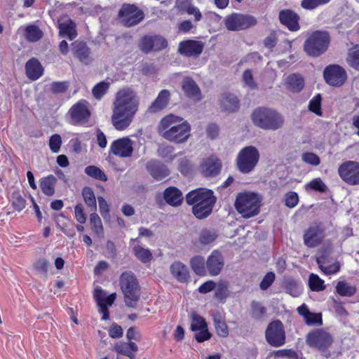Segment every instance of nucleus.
I'll list each match as a JSON object with an SVG mask.
<instances>
[{"label": "nucleus", "mask_w": 359, "mask_h": 359, "mask_svg": "<svg viewBox=\"0 0 359 359\" xmlns=\"http://www.w3.org/2000/svg\"><path fill=\"white\" fill-rule=\"evenodd\" d=\"M158 130L163 138L175 143H182L189 139L191 126L187 121H182V118L170 114L161 119Z\"/></svg>", "instance_id": "1"}, {"label": "nucleus", "mask_w": 359, "mask_h": 359, "mask_svg": "<svg viewBox=\"0 0 359 359\" xmlns=\"http://www.w3.org/2000/svg\"><path fill=\"white\" fill-rule=\"evenodd\" d=\"M186 201L189 205H193V214L198 219H203L212 212L215 197L212 191L199 188L189 192Z\"/></svg>", "instance_id": "2"}, {"label": "nucleus", "mask_w": 359, "mask_h": 359, "mask_svg": "<svg viewBox=\"0 0 359 359\" xmlns=\"http://www.w3.org/2000/svg\"><path fill=\"white\" fill-rule=\"evenodd\" d=\"M263 198L253 191H243L237 194L234 206L237 212L245 219L257 216L260 212Z\"/></svg>", "instance_id": "3"}, {"label": "nucleus", "mask_w": 359, "mask_h": 359, "mask_svg": "<svg viewBox=\"0 0 359 359\" xmlns=\"http://www.w3.org/2000/svg\"><path fill=\"white\" fill-rule=\"evenodd\" d=\"M251 118L256 126L264 130H276L284 124L283 116L276 110L267 107L255 109Z\"/></svg>", "instance_id": "4"}, {"label": "nucleus", "mask_w": 359, "mask_h": 359, "mask_svg": "<svg viewBox=\"0 0 359 359\" xmlns=\"http://www.w3.org/2000/svg\"><path fill=\"white\" fill-rule=\"evenodd\" d=\"M119 284L126 306L135 308L140 296V288L136 276L131 271H125L120 276Z\"/></svg>", "instance_id": "5"}, {"label": "nucleus", "mask_w": 359, "mask_h": 359, "mask_svg": "<svg viewBox=\"0 0 359 359\" xmlns=\"http://www.w3.org/2000/svg\"><path fill=\"white\" fill-rule=\"evenodd\" d=\"M330 36L327 32L315 31L306 39L304 44V51L311 57H318L328 48Z\"/></svg>", "instance_id": "6"}, {"label": "nucleus", "mask_w": 359, "mask_h": 359, "mask_svg": "<svg viewBox=\"0 0 359 359\" xmlns=\"http://www.w3.org/2000/svg\"><path fill=\"white\" fill-rule=\"evenodd\" d=\"M139 105L140 100L136 93L130 88H124L117 92L113 107L136 114Z\"/></svg>", "instance_id": "7"}, {"label": "nucleus", "mask_w": 359, "mask_h": 359, "mask_svg": "<svg viewBox=\"0 0 359 359\" xmlns=\"http://www.w3.org/2000/svg\"><path fill=\"white\" fill-rule=\"evenodd\" d=\"M259 160V152L255 147H245L239 151L237 156V168L242 173H250L255 168Z\"/></svg>", "instance_id": "8"}, {"label": "nucleus", "mask_w": 359, "mask_h": 359, "mask_svg": "<svg viewBox=\"0 0 359 359\" xmlns=\"http://www.w3.org/2000/svg\"><path fill=\"white\" fill-rule=\"evenodd\" d=\"M224 22L228 30L241 31L255 26L257 20L251 15L233 13L225 17Z\"/></svg>", "instance_id": "9"}, {"label": "nucleus", "mask_w": 359, "mask_h": 359, "mask_svg": "<svg viewBox=\"0 0 359 359\" xmlns=\"http://www.w3.org/2000/svg\"><path fill=\"white\" fill-rule=\"evenodd\" d=\"M266 340L273 347H280L285 344L286 336L283 323L280 320L271 322L265 332Z\"/></svg>", "instance_id": "10"}, {"label": "nucleus", "mask_w": 359, "mask_h": 359, "mask_svg": "<svg viewBox=\"0 0 359 359\" xmlns=\"http://www.w3.org/2000/svg\"><path fill=\"white\" fill-rule=\"evenodd\" d=\"M68 115L70 117V123L76 126L86 124L90 117V111L88 108V102L85 100H81L75 103L69 110Z\"/></svg>", "instance_id": "11"}, {"label": "nucleus", "mask_w": 359, "mask_h": 359, "mask_svg": "<svg viewBox=\"0 0 359 359\" xmlns=\"http://www.w3.org/2000/svg\"><path fill=\"white\" fill-rule=\"evenodd\" d=\"M341 179L349 185L359 184V162L347 161L341 163L338 168Z\"/></svg>", "instance_id": "12"}, {"label": "nucleus", "mask_w": 359, "mask_h": 359, "mask_svg": "<svg viewBox=\"0 0 359 359\" xmlns=\"http://www.w3.org/2000/svg\"><path fill=\"white\" fill-rule=\"evenodd\" d=\"M121 22L126 27L139 24L144 18L142 11L133 4H124L119 11Z\"/></svg>", "instance_id": "13"}, {"label": "nucleus", "mask_w": 359, "mask_h": 359, "mask_svg": "<svg viewBox=\"0 0 359 359\" xmlns=\"http://www.w3.org/2000/svg\"><path fill=\"white\" fill-rule=\"evenodd\" d=\"M332 342V335L321 329L311 332L306 336L307 344L311 347H314L321 351L327 349L331 346Z\"/></svg>", "instance_id": "14"}, {"label": "nucleus", "mask_w": 359, "mask_h": 359, "mask_svg": "<svg viewBox=\"0 0 359 359\" xmlns=\"http://www.w3.org/2000/svg\"><path fill=\"white\" fill-rule=\"evenodd\" d=\"M323 76L326 83L332 86H342L347 79L345 69L337 65H330L325 67Z\"/></svg>", "instance_id": "15"}, {"label": "nucleus", "mask_w": 359, "mask_h": 359, "mask_svg": "<svg viewBox=\"0 0 359 359\" xmlns=\"http://www.w3.org/2000/svg\"><path fill=\"white\" fill-rule=\"evenodd\" d=\"M325 238V229L319 224L311 225L303 236L304 245L310 248L320 245Z\"/></svg>", "instance_id": "16"}, {"label": "nucleus", "mask_w": 359, "mask_h": 359, "mask_svg": "<svg viewBox=\"0 0 359 359\" xmlns=\"http://www.w3.org/2000/svg\"><path fill=\"white\" fill-rule=\"evenodd\" d=\"M109 152L121 158L130 157L133 152V142L128 137L116 140L111 144Z\"/></svg>", "instance_id": "17"}, {"label": "nucleus", "mask_w": 359, "mask_h": 359, "mask_svg": "<svg viewBox=\"0 0 359 359\" xmlns=\"http://www.w3.org/2000/svg\"><path fill=\"white\" fill-rule=\"evenodd\" d=\"M135 114L126 112L113 107L111 123L116 130L122 131L127 129L133 122Z\"/></svg>", "instance_id": "18"}, {"label": "nucleus", "mask_w": 359, "mask_h": 359, "mask_svg": "<svg viewBox=\"0 0 359 359\" xmlns=\"http://www.w3.org/2000/svg\"><path fill=\"white\" fill-rule=\"evenodd\" d=\"M224 266V259L218 250H213L206 259L207 274L217 276Z\"/></svg>", "instance_id": "19"}, {"label": "nucleus", "mask_w": 359, "mask_h": 359, "mask_svg": "<svg viewBox=\"0 0 359 359\" xmlns=\"http://www.w3.org/2000/svg\"><path fill=\"white\" fill-rule=\"evenodd\" d=\"M203 50V45L201 41L187 40L181 41L179 44L178 52L187 57H198Z\"/></svg>", "instance_id": "20"}, {"label": "nucleus", "mask_w": 359, "mask_h": 359, "mask_svg": "<svg viewBox=\"0 0 359 359\" xmlns=\"http://www.w3.org/2000/svg\"><path fill=\"white\" fill-rule=\"evenodd\" d=\"M72 52L84 65H88L92 62L90 49L83 41H76L73 42L72 43Z\"/></svg>", "instance_id": "21"}, {"label": "nucleus", "mask_w": 359, "mask_h": 359, "mask_svg": "<svg viewBox=\"0 0 359 359\" xmlns=\"http://www.w3.org/2000/svg\"><path fill=\"white\" fill-rule=\"evenodd\" d=\"M279 19L280 22L290 31H297L300 28L299 25V17L290 10L281 11L279 13Z\"/></svg>", "instance_id": "22"}, {"label": "nucleus", "mask_w": 359, "mask_h": 359, "mask_svg": "<svg viewBox=\"0 0 359 359\" xmlns=\"http://www.w3.org/2000/svg\"><path fill=\"white\" fill-rule=\"evenodd\" d=\"M170 100V93L168 90H162L158 94L156 98L151 102L148 108V111L151 114L157 113L165 109Z\"/></svg>", "instance_id": "23"}, {"label": "nucleus", "mask_w": 359, "mask_h": 359, "mask_svg": "<svg viewBox=\"0 0 359 359\" xmlns=\"http://www.w3.org/2000/svg\"><path fill=\"white\" fill-rule=\"evenodd\" d=\"M172 276L180 283H187L190 278L188 267L182 262H174L170 266Z\"/></svg>", "instance_id": "24"}, {"label": "nucleus", "mask_w": 359, "mask_h": 359, "mask_svg": "<svg viewBox=\"0 0 359 359\" xmlns=\"http://www.w3.org/2000/svg\"><path fill=\"white\" fill-rule=\"evenodd\" d=\"M202 172L206 177H213L219 174L221 163L217 158L210 157L205 159L201 165Z\"/></svg>", "instance_id": "25"}, {"label": "nucleus", "mask_w": 359, "mask_h": 359, "mask_svg": "<svg viewBox=\"0 0 359 359\" xmlns=\"http://www.w3.org/2000/svg\"><path fill=\"white\" fill-rule=\"evenodd\" d=\"M147 169L156 180H161L169 175V171L166 166L157 161H149L147 163Z\"/></svg>", "instance_id": "26"}, {"label": "nucleus", "mask_w": 359, "mask_h": 359, "mask_svg": "<svg viewBox=\"0 0 359 359\" xmlns=\"http://www.w3.org/2000/svg\"><path fill=\"white\" fill-rule=\"evenodd\" d=\"M76 27L75 22L72 19L64 18L58 23L59 34L62 36H66L72 40L77 36Z\"/></svg>", "instance_id": "27"}, {"label": "nucleus", "mask_w": 359, "mask_h": 359, "mask_svg": "<svg viewBox=\"0 0 359 359\" xmlns=\"http://www.w3.org/2000/svg\"><path fill=\"white\" fill-rule=\"evenodd\" d=\"M297 312L300 316H303L305 323L308 325H322L323 323L321 313L311 312L305 304L297 308Z\"/></svg>", "instance_id": "28"}, {"label": "nucleus", "mask_w": 359, "mask_h": 359, "mask_svg": "<svg viewBox=\"0 0 359 359\" xmlns=\"http://www.w3.org/2000/svg\"><path fill=\"white\" fill-rule=\"evenodd\" d=\"M25 71L27 77L35 81L42 76L43 68L39 61L33 57L27 62L25 65Z\"/></svg>", "instance_id": "29"}, {"label": "nucleus", "mask_w": 359, "mask_h": 359, "mask_svg": "<svg viewBox=\"0 0 359 359\" xmlns=\"http://www.w3.org/2000/svg\"><path fill=\"white\" fill-rule=\"evenodd\" d=\"M163 198L168 204L174 207L180 205L183 200L181 191L175 187L167 188L163 192Z\"/></svg>", "instance_id": "30"}, {"label": "nucleus", "mask_w": 359, "mask_h": 359, "mask_svg": "<svg viewBox=\"0 0 359 359\" xmlns=\"http://www.w3.org/2000/svg\"><path fill=\"white\" fill-rule=\"evenodd\" d=\"M222 109L227 112H234L239 109V100L234 95L225 93L220 100Z\"/></svg>", "instance_id": "31"}, {"label": "nucleus", "mask_w": 359, "mask_h": 359, "mask_svg": "<svg viewBox=\"0 0 359 359\" xmlns=\"http://www.w3.org/2000/svg\"><path fill=\"white\" fill-rule=\"evenodd\" d=\"M57 179L53 175L43 177L39 180V187L43 194L51 196L55 194Z\"/></svg>", "instance_id": "32"}, {"label": "nucleus", "mask_w": 359, "mask_h": 359, "mask_svg": "<svg viewBox=\"0 0 359 359\" xmlns=\"http://www.w3.org/2000/svg\"><path fill=\"white\" fill-rule=\"evenodd\" d=\"M114 350L119 354L128 356L130 359L135 358V353L137 351V344L133 341L118 342L114 346Z\"/></svg>", "instance_id": "33"}, {"label": "nucleus", "mask_w": 359, "mask_h": 359, "mask_svg": "<svg viewBox=\"0 0 359 359\" xmlns=\"http://www.w3.org/2000/svg\"><path fill=\"white\" fill-rule=\"evenodd\" d=\"M286 88L293 93L300 92L304 86V80L301 75L292 74L285 81Z\"/></svg>", "instance_id": "34"}, {"label": "nucleus", "mask_w": 359, "mask_h": 359, "mask_svg": "<svg viewBox=\"0 0 359 359\" xmlns=\"http://www.w3.org/2000/svg\"><path fill=\"white\" fill-rule=\"evenodd\" d=\"M182 89L188 97L194 98L197 100L201 98L200 89L192 79L189 77L184 79Z\"/></svg>", "instance_id": "35"}, {"label": "nucleus", "mask_w": 359, "mask_h": 359, "mask_svg": "<svg viewBox=\"0 0 359 359\" xmlns=\"http://www.w3.org/2000/svg\"><path fill=\"white\" fill-rule=\"evenodd\" d=\"M190 266L192 271L198 276L207 275L206 261L201 255H196L190 259Z\"/></svg>", "instance_id": "36"}, {"label": "nucleus", "mask_w": 359, "mask_h": 359, "mask_svg": "<svg viewBox=\"0 0 359 359\" xmlns=\"http://www.w3.org/2000/svg\"><path fill=\"white\" fill-rule=\"evenodd\" d=\"M213 321L217 334L221 337H226L229 335V328L224 318L217 313L213 315Z\"/></svg>", "instance_id": "37"}, {"label": "nucleus", "mask_w": 359, "mask_h": 359, "mask_svg": "<svg viewBox=\"0 0 359 359\" xmlns=\"http://www.w3.org/2000/svg\"><path fill=\"white\" fill-rule=\"evenodd\" d=\"M43 35V32L35 25H29L25 27V36L29 42L39 41Z\"/></svg>", "instance_id": "38"}, {"label": "nucleus", "mask_w": 359, "mask_h": 359, "mask_svg": "<svg viewBox=\"0 0 359 359\" xmlns=\"http://www.w3.org/2000/svg\"><path fill=\"white\" fill-rule=\"evenodd\" d=\"M316 262L320 269L326 275L335 274L340 270L341 266L338 262H336L327 266H325V257L324 256L318 257Z\"/></svg>", "instance_id": "39"}, {"label": "nucleus", "mask_w": 359, "mask_h": 359, "mask_svg": "<svg viewBox=\"0 0 359 359\" xmlns=\"http://www.w3.org/2000/svg\"><path fill=\"white\" fill-rule=\"evenodd\" d=\"M133 252L136 258L144 264L150 262L153 258L151 250L140 245L134 246Z\"/></svg>", "instance_id": "40"}, {"label": "nucleus", "mask_w": 359, "mask_h": 359, "mask_svg": "<svg viewBox=\"0 0 359 359\" xmlns=\"http://www.w3.org/2000/svg\"><path fill=\"white\" fill-rule=\"evenodd\" d=\"M356 291L355 286L345 281H339L336 285V292L341 297H352Z\"/></svg>", "instance_id": "41"}, {"label": "nucleus", "mask_w": 359, "mask_h": 359, "mask_svg": "<svg viewBox=\"0 0 359 359\" xmlns=\"http://www.w3.org/2000/svg\"><path fill=\"white\" fill-rule=\"evenodd\" d=\"M82 196L86 204L91 210L96 211L97 203L95 194L90 187H86L82 190Z\"/></svg>", "instance_id": "42"}, {"label": "nucleus", "mask_w": 359, "mask_h": 359, "mask_svg": "<svg viewBox=\"0 0 359 359\" xmlns=\"http://www.w3.org/2000/svg\"><path fill=\"white\" fill-rule=\"evenodd\" d=\"M306 190L314 191L320 193H325L327 190V186L323 181L318 177L313 179L305 185Z\"/></svg>", "instance_id": "43"}, {"label": "nucleus", "mask_w": 359, "mask_h": 359, "mask_svg": "<svg viewBox=\"0 0 359 359\" xmlns=\"http://www.w3.org/2000/svg\"><path fill=\"white\" fill-rule=\"evenodd\" d=\"M309 285L312 291L320 292L325 289V282L318 275L311 273L309 278Z\"/></svg>", "instance_id": "44"}, {"label": "nucleus", "mask_w": 359, "mask_h": 359, "mask_svg": "<svg viewBox=\"0 0 359 359\" xmlns=\"http://www.w3.org/2000/svg\"><path fill=\"white\" fill-rule=\"evenodd\" d=\"M190 319L192 331L196 332L202 328H206L208 326L205 319L196 312L191 313Z\"/></svg>", "instance_id": "45"}, {"label": "nucleus", "mask_w": 359, "mask_h": 359, "mask_svg": "<svg viewBox=\"0 0 359 359\" xmlns=\"http://www.w3.org/2000/svg\"><path fill=\"white\" fill-rule=\"evenodd\" d=\"M85 173L96 180H99L102 182H106L107 180V177L104 174V172L100 170L98 167L95 165H88L85 168Z\"/></svg>", "instance_id": "46"}, {"label": "nucleus", "mask_w": 359, "mask_h": 359, "mask_svg": "<svg viewBox=\"0 0 359 359\" xmlns=\"http://www.w3.org/2000/svg\"><path fill=\"white\" fill-rule=\"evenodd\" d=\"M90 224L92 226L93 230L97 235H103L104 228L102 220L99 215L95 212L90 215Z\"/></svg>", "instance_id": "47"}, {"label": "nucleus", "mask_w": 359, "mask_h": 359, "mask_svg": "<svg viewBox=\"0 0 359 359\" xmlns=\"http://www.w3.org/2000/svg\"><path fill=\"white\" fill-rule=\"evenodd\" d=\"M286 292L294 297H299L302 292V286L297 282L290 280L285 283Z\"/></svg>", "instance_id": "48"}, {"label": "nucleus", "mask_w": 359, "mask_h": 359, "mask_svg": "<svg viewBox=\"0 0 359 359\" xmlns=\"http://www.w3.org/2000/svg\"><path fill=\"white\" fill-rule=\"evenodd\" d=\"M347 62L351 67L359 70V47H354L349 50Z\"/></svg>", "instance_id": "49"}, {"label": "nucleus", "mask_w": 359, "mask_h": 359, "mask_svg": "<svg viewBox=\"0 0 359 359\" xmlns=\"http://www.w3.org/2000/svg\"><path fill=\"white\" fill-rule=\"evenodd\" d=\"M252 316L257 320L262 319L266 313V308L259 302L253 301L251 304Z\"/></svg>", "instance_id": "50"}, {"label": "nucleus", "mask_w": 359, "mask_h": 359, "mask_svg": "<svg viewBox=\"0 0 359 359\" xmlns=\"http://www.w3.org/2000/svg\"><path fill=\"white\" fill-rule=\"evenodd\" d=\"M109 84L107 82L105 81H101L96 84L93 90L92 93L93 96L97 99L100 100L104 94L107 92L109 89Z\"/></svg>", "instance_id": "51"}, {"label": "nucleus", "mask_w": 359, "mask_h": 359, "mask_svg": "<svg viewBox=\"0 0 359 359\" xmlns=\"http://www.w3.org/2000/svg\"><path fill=\"white\" fill-rule=\"evenodd\" d=\"M217 238L215 231L204 229L201 231L199 237L200 242L203 245L212 243Z\"/></svg>", "instance_id": "52"}, {"label": "nucleus", "mask_w": 359, "mask_h": 359, "mask_svg": "<svg viewBox=\"0 0 359 359\" xmlns=\"http://www.w3.org/2000/svg\"><path fill=\"white\" fill-rule=\"evenodd\" d=\"M98 290L101 291L99 296H100V299L102 300V302H104L105 304V306L107 307L108 306H111L116 299V294L112 293V294L107 296L106 292L101 287H97L94 291V298L95 300H96V294H97Z\"/></svg>", "instance_id": "53"}, {"label": "nucleus", "mask_w": 359, "mask_h": 359, "mask_svg": "<svg viewBox=\"0 0 359 359\" xmlns=\"http://www.w3.org/2000/svg\"><path fill=\"white\" fill-rule=\"evenodd\" d=\"M321 100L320 95L318 94L310 100L309 104V109L318 116L322 115Z\"/></svg>", "instance_id": "54"}, {"label": "nucleus", "mask_w": 359, "mask_h": 359, "mask_svg": "<svg viewBox=\"0 0 359 359\" xmlns=\"http://www.w3.org/2000/svg\"><path fill=\"white\" fill-rule=\"evenodd\" d=\"M302 160L306 164L318 166L320 163V157L313 152H304L302 154Z\"/></svg>", "instance_id": "55"}, {"label": "nucleus", "mask_w": 359, "mask_h": 359, "mask_svg": "<svg viewBox=\"0 0 359 359\" xmlns=\"http://www.w3.org/2000/svg\"><path fill=\"white\" fill-rule=\"evenodd\" d=\"M331 0H302L301 6L306 10H313L329 3Z\"/></svg>", "instance_id": "56"}, {"label": "nucleus", "mask_w": 359, "mask_h": 359, "mask_svg": "<svg viewBox=\"0 0 359 359\" xmlns=\"http://www.w3.org/2000/svg\"><path fill=\"white\" fill-rule=\"evenodd\" d=\"M97 201L99 203L100 212L104 220L110 219L109 206L106 200L102 196H98Z\"/></svg>", "instance_id": "57"}, {"label": "nucleus", "mask_w": 359, "mask_h": 359, "mask_svg": "<svg viewBox=\"0 0 359 359\" xmlns=\"http://www.w3.org/2000/svg\"><path fill=\"white\" fill-rule=\"evenodd\" d=\"M276 358H288L290 359H298L297 353L292 349H280L274 351L273 353Z\"/></svg>", "instance_id": "58"}, {"label": "nucleus", "mask_w": 359, "mask_h": 359, "mask_svg": "<svg viewBox=\"0 0 359 359\" xmlns=\"http://www.w3.org/2000/svg\"><path fill=\"white\" fill-rule=\"evenodd\" d=\"M62 145V138L60 135L54 134L49 140V147L52 152L57 153Z\"/></svg>", "instance_id": "59"}, {"label": "nucleus", "mask_w": 359, "mask_h": 359, "mask_svg": "<svg viewBox=\"0 0 359 359\" xmlns=\"http://www.w3.org/2000/svg\"><path fill=\"white\" fill-rule=\"evenodd\" d=\"M299 202L298 194L294 191H290L285 194V205L290 208H294Z\"/></svg>", "instance_id": "60"}, {"label": "nucleus", "mask_w": 359, "mask_h": 359, "mask_svg": "<svg viewBox=\"0 0 359 359\" xmlns=\"http://www.w3.org/2000/svg\"><path fill=\"white\" fill-rule=\"evenodd\" d=\"M140 48L142 51L146 53H148L151 50H154L152 36H144L141 39Z\"/></svg>", "instance_id": "61"}, {"label": "nucleus", "mask_w": 359, "mask_h": 359, "mask_svg": "<svg viewBox=\"0 0 359 359\" xmlns=\"http://www.w3.org/2000/svg\"><path fill=\"white\" fill-rule=\"evenodd\" d=\"M101 291L98 290L97 294H96V302L97 306H99V312L102 314V320H107L109 318V314L108 308L105 306V304L102 302V300L100 299V294Z\"/></svg>", "instance_id": "62"}, {"label": "nucleus", "mask_w": 359, "mask_h": 359, "mask_svg": "<svg viewBox=\"0 0 359 359\" xmlns=\"http://www.w3.org/2000/svg\"><path fill=\"white\" fill-rule=\"evenodd\" d=\"M228 285L225 281L219 282L216 290L215 297L219 299H225L227 296Z\"/></svg>", "instance_id": "63"}, {"label": "nucleus", "mask_w": 359, "mask_h": 359, "mask_svg": "<svg viewBox=\"0 0 359 359\" xmlns=\"http://www.w3.org/2000/svg\"><path fill=\"white\" fill-rule=\"evenodd\" d=\"M153 39V48L155 51H158L162 49H164L167 47L168 43L167 41L161 36H152Z\"/></svg>", "instance_id": "64"}]
</instances>
